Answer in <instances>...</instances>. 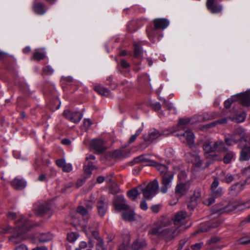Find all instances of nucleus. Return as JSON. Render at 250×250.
<instances>
[{
    "label": "nucleus",
    "instance_id": "56",
    "mask_svg": "<svg viewBox=\"0 0 250 250\" xmlns=\"http://www.w3.org/2000/svg\"><path fill=\"white\" fill-rule=\"evenodd\" d=\"M121 65L124 68H127L130 66L129 63H128L125 60L122 59L121 60Z\"/></svg>",
    "mask_w": 250,
    "mask_h": 250
},
{
    "label": "nucleus",
    "instance_id": "23",
    "mask_svg": "<svg viewBox=\"0 0 250 250\" xmlns=\"http://www.w3.org/2000/svg\"><path fill=\"white\" fill-rule=\"evenodd\" d=\"M163 135L158 130L155 129H152L150 130L147 135L144 136V140L146 142H152Z\"/></svg>",
    "mask_w": 250,
    "mask_h": 250
},
{
    "label": "nucleus",
    "instance_id": "15",
    "mask_svg": "<svg viewBox=\"0 0 250 250\" xmlns=\"http://www.w3.org/2000/svg\"><path fill=\"white\" fill-rule=\"evenodd\" d=\"M206 5L208 9L212 13H218L222 11V5L217 2V0H207Z\"/></svg>",
    "mask_w": 250,
    "mask_h": 250
},
{
    "label": "nucleus",
    "instance_id": "40",
    "mask_svg": "<svg viewBox=\"0 0 250 250\" xmlns=\"http://www.w3.org/2000/svg\"><path fill=\"white\" fill-rule=\"evenodd\" d=\"M235 102H237V97H236L235 95L225 101L224 102V106L226 108H229L232 103Z\"/></svg>",
    "mask_w": 250,
    "mask_h": 250
},
{
    "label": "nucleus",
    "instance_id": "2",
    "mask_svg": "<svg viewBox=\"0 0 250 250\" xmlns=\"http://www.w3.org/2000/svg\"><path fill=\"white\" fill-rule=\"evenodd\" d=\"M171 222L170 220L164 219L162 221V226H163L162 236L167 242H169L184 231V229L181 227H169Z\"/></svg>",
    "mask_w": 250,
    "mask_h": 250
},
{
    "label": "nucleus",
    "instance_id": "7",
    "mask_svg": "<svg viewBox=\"0 0 250 250\" xmlns=\"http://www.w3.org/2000/svg\"><path fill=\"white\" fill-rule=\"evenodd\" d=\"M121 202L116 205V207L119 210H129V211H125L122 214V218L125 221H133L135 220V213L131 209H129V207L125 203V199L123 197H120Z\"/></svg>",
    "mask_w": 250,
    "mask_h": 250
},
{
    "label": "nucleus",
    "instance_id": "47",
    "mask_svg": "<svg viewBox=\"0 0 250 250\" xmlns=\"http://www.w3.org/2000/svg\"><path fill=\"white\" fill-rule=\"evenodd\" d=\"M187 177V174L185 171H181L178 174V178L180 181V182L184 183L186 181Z\"/></svg>",
    "mask_w": 250,
    "mask_h": 250
},
{
    "label": "nucleus",
    "instance_id": "8",
    "mask_svg": "<svg viewBox=\"0 0 250 250\" xmlns=\"http://www.w3.org/2000/svg\"><path fill=\"white\" fill-rule=\"evenodd\" d=\"M184 132H178L175 135L179 137L180 140L185 143L186 141L188 145L192 147L194 146L195 136L192 131L190 129H186Z\"/></svg>",
    "mask_w": 250,
    "mask_h": 250
},
{
    "label": "nucleus",
    "instance_id": "46",
    "mask_svg": "<svg viewBox=\"0 0 250 250\" xmlns=\"http://www.w3.org/2000/svg\"><path fill=\"white\" fill-rule=\"evenodd\" d=\"M142 129H139L136 131V133L134 135H132L130 138H129V140L128 141L129 144H131L133 142L135 141V140L136 139L137 137L139 136V135L142 132Z\"/></svg>",
    "mask_w": 250,
    "mask_h": 250
},
{
    "label": "nucleus",
    "instance_id": "28",
    "mask_svg": "<svg viewBox=\"0 0 250 250\" xmlns=\"http://www.w3.org/2000/svg\"><path fill=\"white\" fill-rule=\"evenodd\" d=\"M11 185L16 189L20 190L26 186V183L22 180L16 178L11 182Z\"/></svg>",
    "mask_w": 250,
    "mask_h": 250
},
{
    "label": "nucleus",
    "instance_id": "52",
    "mask_svg": "<svg viewBox=\"0 0 250 250\" xmlns=\"http://www.w3.org/2000/svg\"><path fill=\"white\" fill-rule=\"evenodd\" d=\"M239 243L240 244H248L250 243V239L247 237H242L239 240Z\"/></svg>",
    "mask_w": 250,
    "mask_h": 250
},
{
    "label": "nucleus",
    "instance_id": "26",
    "mask_svg": "<svg viewBox=\"0 0 250 250\" xmlns=\"http://www.w3.org/2000/svg\"><path fill=\"white\" fill-rule=\"evenodd\" d=\"M218 179L223 182L230 183L234 180L233 176L224 171H221L218 174Z\"/></svg>",
    "mask_w": 250,
    "mask_h": 250
},
{
    "label": "nucleus",
    "instance_id": "60",
    "mask_svg": "<svg viewBox=\"0 0 250 250\" xmlns=\"http://www.w3.org/2000/svg\"><path fill=\"white\" fill-rule=\"evenodd\" d=\"M85 159H86L85 162H87V163L90 162L89 161V160H95V157L93 155L89 154L86 156Z\"/></svg>",
    "mask_w": 250,
    "mask_h": 250
},
{
    "label": "nucleus",
    "instance_id": "33",
    "mask_svg": "<svg viewBox=\"0 0 250 250\" xmlns=\"http://www.w3.org/2000/svg\"><path fill=\"white\" fill-rule=\"evenodd\" d=\"M188 157H190L191 162L195 166L200 167L202 165V162L199 156L189 154Z\"/></svg>",
    "mask_w": 250,
    "mask_h": 250
},
{
    "label": "nucleus",
    "instance_id": "10",
    "mask_svg": "<svg viewBox=\"0 0 250 250\" xmlns=\"http://www.w3.org/2000/svg\"><path fill=\"white\" fill-rule=\"evenodd\" d=\"M187 216V213L185 211H180L176 213L172 219L174 222V226L175 227L182 226L181 228H184L185 231L187 228L185 224Z\"/></svg>",
    "mask_w": 250,
    "mask_h": 250
},
{
    "label": "nucleus",
    "instance_id": "37",
    "mask_svg": "<svg viewBox=\"0 0 250 250\" xmlns=\"http://www.w3.org/2000/svg\"><path fill=\"white\" fill-rule=\"evenodd\" d=\"M134 57L136 58L141 57L142 55V48L141 46L136 43L134 44Z\"/></svg>",
    "mask_w": 250,
    "mask_h": 250
},
{
    "label": "nucleus",
    "instance_id": "38",
    "mask_svg": "<svg viewBox=\"0 0 250 250\" xmlns=\"http://www.w3.org/2000/svg\"><path fill=\"white\" fill-rule=\"evenodd\" d=\"M83 168L85 173L90 174L91 171L94 169V166L91 162H85Z\"/></svg>",
    "mask_w": 250,
    "mask_h": 250
},
{
    "label": "nucleus",
    "instance_id": "27",
    "mask_svg": "<svg viewBox=\"0 0 250 250\" xmlns=\"http://www.w3.org/2000/svg\"><path fill=\"white\" fill-rule=\"evenodd\" d=\"M149 165L154 166L162 176L167 173L170 172V171L168 170V167L166 165L157 163L155 161H150Z\"/></svg>",
    "mask_w": 250,
    "mask_h": 250
},
{
    "label": "nucleus",
    "instance_id": "57",
    "mask_svg": "<svg viewBox=\"0 0 250 250\" xmlns=\"http://www.w3.org/2000/svg\"><path fill=\"white\" fill-rule=\"evenodd\" d=\"M163 104H164L165 106L168 109H170L172 107V105L171 103H168L167 102L166 100H163Z\"/></svg>",
    "mask_w": 250,
    "mask_h": 250
},
{
    "label": "nucleus",
    "instance_id": "42",
    "mask_svg": "<svg viewBox=\"0 0 250 250\" xmlns=\"http://www.w3.org/2000/svg\"><path fill=\"white\" fill-rule=\"evenodd\" d=\"M52 238L51 235L49 234H42L40 236L39 240L40 242L44 243L49 241Z\"/></svg>",
    "mask_w": 250,
    "mask_h": 250
},
{
    "label": "nucleus",
    "instance_id": "49",
    "mask_svg": "<svg viewBox=\"0 0 250 250\" xmlns=\"http://www.w3.org/2000/svg\"><path fill=\"white\" fill-rule=\"evenodd\" d=\"M203 246V243H198L191 246V248L192 250H199L201 249L202 247Z\"/></svg>",
    "mask_w": 250,
    "mask_h": 250
},
{
    "label": "nucleus",
    "instance_id": "44",
    "mask_svg": "<svg viewBox=\"0 0 250 250\" xmlns=\"http://www.w3.org/2000/svg\"><path fill=\"white\" fill-rule=\"evenodd\" d=\"M98 241V243L96 244V250H106L104 246V242L102 239L99 237L95 238Z\"/></svg>",
    "mask_w": 250,
    "mask_h": 250
},
{
    "label": "nucleus",
    "instance_id": "45",
    "mask_svg": "<svg viewBox=\"0 0 250 250\" xmlns=\"http://www.w3.org/2000/svg\"><path fill=\"white\" fill-rule=\"evenodd\" d=\"M89 211L87 208L82 206L78 207L77 208V212L83 216L87 214Z\"/></svg>",
    "mask_w": 250,
    "mask_h": 250
},
{
    "label": "nucleus",
    "instance_id": "30",
    "mask_svg": "<svg viewBox=\"0 0 250 250\" xmlns=\"http://www.w3.org/2000/svg\"><path fill=\"white\" fill-rule=\"evenodd\" d=\"M243 188V186L242 184L237 183L233 185L229 190V194L232 196L236 195L240 192Z\"/></svg>",
    "mask_w": 250,
    "mask_h": 250
},
{
    "label": "nucleus",
    "instance_id": "58",
    "mask_svg": "<svg viewBox=\"0 0 250 250\" xmlns=\"http://www.w3.org/2000/svg\"><path fill=\"white\" fill-rule=\"evenodd\" d=\"M151 210L154 213H157L159 212L160 208L158 205H154L151 207Z\"/></svg>",
    "mask_w": 250,
    "mask_h": 250
},
{
    "label": "nucleus",
    "instance_id": "6",
    "mask_svg": "<svg viewBox=\"0 0 250 250\" xmlns=\"http://www.w3.org/2000/svg\"><path fill=\"white\" fill-rule=\"evenodd\" d=\"M218 186L219 182L215 179L210 186L211 194L208 200L205 202V204L208 206L211 205L215 202L216 198L220 197L223 195V189L220 187L218 188Z\"/></svg>",
    "mask_w": 250,
    "mask_h": 250
},
{
    "label": "nucleus",
    "instance_id": "48",
    "mask_svg": "<svg viewBox=\"0 0 250 250\" xmlns=\"http://www.w3.org/2000/svg\"><path fill=\"white\" fill-rule=\"evenodd\" d=\"M42 71L46 75H51L54 72L53 68L50 65H47L43 67Z\"/></svg>",
    "mask_w": 250,
    "mask_h": 250
},
{
    "label": "nucleus",
    "instance_id": "43",
    "mask_svg": "<svg viewBox=\"0 0 250 250\" xmlns=\"http://www.w3.org/2000/svg\"><path fill=\"white\" fill-rule=\"evenodd\" d=\"M234 156V154L232 152L230 151L226 154L223 158V161L226 164H228L230 162L231 160Z\"/></svg>",
    "mask_w": 250,
    "mask_h": 250
},
{
    "label": "nucleus",
    "instance_id": "36",
    "mask_svg": "<svg viewBox=\"0 0 250 250\" xmlns=\"http://www.w3.org/2000/svg\"><path fill=\"white\" fill-rule=\"evenodd\" d=\"M246 117V114L245 113H242L241 114H239L236 115L235 117L233 118H229L231 121H234L237 123H241L244 121Z\"/></svg>",
    "mask_w": 250,
    "mask_h": 250
},
{
    "label": "nucleus",
    "instance_id": "39",
    "mask_svg": "<svg viewBox=\"0 0 250 250\" xmlns=\"http://www.w3.org/2000/svg\"><path fill=\"white\" fill-rule=\"evenodd\" d=\"M239 138H233L230 137L229 136L228 137H225V143L228 146H232L234 144H236L239 141Z\"/></svg>",
    "mask_w": 250,
    "mask_h": 250
},
{
    "label": "nucleus",
    "instance_id": "35",
    "mask_svg": "<svg viewBox=\"0 0 250 250\" xmlns=\"http://www.w3.org/2000/svg\"><path fill=\"white\" fill-rule=\"evenodd\" d=\"M45 57L44 53L39 51V50H36L33 54V56L31 60H35L38 61H40L44 59Z\"/></svg>",
    "mask_w": 250,
    "mask_h": 250
},
{
    "label": "nucleus",
    "instance_id": "12",
    "mask_svg": "<svg viewBox=\"0 0 250 250\" xmlns=\"http://www.w3.org/2000/svg\"><path fill=\"white\" fill-rule=\"evenodd\" d=\"M33 11L37 15H42L47 11V6L42 2L33 1L32 6Z\"/></svg>",
    "mask_w": 250,
    "mask_h": 250
},
{
    "label": "nucleus",
    "instance_id": "22",
    "mask_svg": "<svg viewBox=\"0 0 250 250\" xmlns=\"http://www.w3.org/2000/svg\"><path fill=\"white\" fill-rule=\"evenodd\" d=\"M235 208V206H233L231 203L225 202V204L220 205L218 208L215 210V212L218 213H228L232 211Z\"/></svg>",
    "mask_w": 250,
    "mask_h": 250
},
{
    "label": "nucleus",
    "instance_id": "19",
    "mask_svg": "<svg viewBox=\"0 0 250 250\" xmlns=\"http://www.w3.org/2000/svg\"><path fill=\"white\" fill-rule=\"evenodd\" d=\"M50 204L45 202L41 204L36 208H35V209L38 214L43 215L49 213V216L52 214L51 213H50Z\"/></svg>",
    "mask_w": 250,
    "mask_h": 250
},
{
    "label": "nucleus",
    "instance_id": "14",
    "mask_svg": "<svg viewBox=\"0 0 250 250\" xmlns=\"http://www.w3.org/2000/svg\"><path fill=\"white\" fill-rule=\"evenodd\" d=\"M91 147L95 150L97 153H102L106 149L105 143L102 139H93L90 143Z\"/></svg>",
    "mask_w": 250,
    "mask_h": 250
},
{
    "label": "nucleus",
    "instance_id": "18",
    "mask_svg": "<svg viewBox=\"0 0 250 250\" xmlns=\"http://www.w3.org/2000/svg\"><path fill=\"white\" fill-rule=\"evenodd\" d=\"M189 188V185L187 183L180 182L175 187V194L176 195L181 197L187 193Z\"/></svg>",
    "mask_w": 250,
    "mask_h": 250
},
{
    "label": "nucleus",
    "instance_id": "50",
    "mask_svg": "<svg viewBox=\"0 0 250 250\" xmlns=\"http://www.w3.org/2000/svg\"><path fill=\"white\" fill-rule=\"evenodd\" d=\"M92 125V122L89 119H84L83 122V126L85 129H88Z\"/></svg>",
    "mask_w": 250,
    "mask_h": 250
},
{
    "label": "nucleus",
    "instance_id": "31",
    "mask_svg": "<svg viewBox=\"0 0 250 250\" xmlns=\"http://www.w3.org/2000/svg\"><path fill=\"white\" fill-rule=\"evenodd\" d=\"M163 226H162V222L160 225L156 228H153L148 231V234L156 236H162Z\"/></svg>",
    "mask_w": 250,
    "mask_h": 250
},
{
    "label": "nucleus",
    "instance_id": "53",
    "mask_svg": "<svg viewBox=\"0 0 250 250\" xmlns=\"http://www.w3.org/2000/svg\"><path fill=\"white\" fill-rule=\"evenodd\" d=\"M84 204L86 207L85 208L90 211L92 208L94 203L91 201H87Z\"/></svg>",
    "mask_w": 250,
    "mask_h": 250
},
{
    "label": "nucleus",
    "instance_id": "13",
    "mask_svg": "<svg viewBox=\"0 0 250 250\" xmlns=\"http://www.w3.org/2000/svg\"><path fill=\"white\" fill-rule=\"evenodd\" d=\"M63 115L68 120L75 123L79 122L83 117V115L80 112H74L68 110L64 111Z\"/></svg>",
    "mask_w": 250,
    "mask_h": 250
},
{
    "label": "nucleus",
    "instance_id": "34",
    "mask_svg": "<svg viewBox=\"0 0 250 250\" xmlns=\"http://www.w3.org/2000/svg\"><path fill=\"white\" fill-rule=\"evenodd\" d=\"M139 188L138 187L131 190H130L127 192L128 196L132 200H135L137 196L139 195Z\"/></svg>",
    "mask_w": 250,
    "mask_h": 250
},
{
    "label": "nucleus",
    "instance_id": "16",
    "mask_svg": "<svg viewBox=\"0 0 250 250\" xmlns=\"http://www.w3.org/2000/svg\"><path fill=\"white\" fill-rule=\"evenodd\" d=\"M97 208L99 215L101 217L104 216L107 209V202L104 197H101L97 203Z\"/></svg>",
    "mask_w": 250,
    "mask_h": 250
},
{
    "label": "nucleus",
    "instance_id": "41",
    "mask_svg": "<svg viewBox=\"0 0 250 250\" xmlns=\"http://www.w3.org/2000/svg\"><path fill=\"white\" fill-rule=\"evenodd\" d=\"M78 233L71 232L68 233L67 239L70 242H73L78 238Z\"/></svg>",
    "mask_w": 250,
    "mask_h": 250
},
{
    "label": "nucleus",
    "instance_id": "5",
    "mask_svg": "<svg viewBox=\"0 0 250 250\" xmlns=\"http://www.w3.org/2000/svg\"><path fill=\"white\" fill-rule=\"evenodd\" d=\"M30 229V227L28 220L24 217H21V219L17 222V227L15 228V231L17 233L16 236H13L10 238V240L14 243L17 242L16 239L20 238L22 239L21 235L26 233Z\"/></svg>",
    "mask_w": 250,
    "mask_h": 250
},
{
    "label": "nucleus",
    "instance_id": "21",
    "mask_svg": "<svg viewBox=\"0 0 250 250\" xmlns=\"http://www.w3.org/2000/svg\"><path fill=\"white\" fill-rule=\"evenodd\" d=\"M245 135V130L242 128H238L236 129L234 132L229 135V136L233 138H239V146L241 145V142L244 141L245 142L246 137H244Z\"/></svg>",
    "mask_w": 250,
    "mask_h": 250
},
{
    "label": "nucleus",
    "instance_id": "61",
    "mask_svg": "<svg viewBox=\"0 0 250 250\" xmlns=\"http://www.w3.org/2000/svg\"><path fill=\"white\" fill-rule=\"evenodd\" d=\"M153 107L156 111L160 110L161 108V104L159 103H156L154 104Z\"/></svg>",
    "mask_w": 250,
    "mask_h": 250
},
{
    "label": "nucleus",
    "instance_id": "59",
    "mask_svg": "<svg viewBox=\"0 0 250 250\" xmlns=\"http://www.w3.org/2000/svg\"><path fill=\"white\" fill-rule=\"evenodd\" d=\"M15 250H28V249L25 245L23 244H21L19 246L17 247L15 249Z\"/></svg>",
    "mask_w": 250,
    "mask_h": 250
},
{
    "label": "nucleus",
    "instance_id": "62",
    "mask_svg": "<svg viewBox=\"0 0 250 250\" xmlns=\"http://www.w3.org/2000/svg\"><path fill=\"white\" fill-rule=\"evenodd\" d=\"M113 78L112 76L108 77L106 79V83L107 85H111L112 83Z\"/></svg>",
    "mask_w": 250,
    "mask_h": 250
},
{
    "label": "nucleus",
    "instance_id": "54",
    "mask_svg": "<svg viewBox=\"0 0 250 250\" xmlns=\"http://www.w3.org/2000/svg\"><path fill=\"white\" fill-rule=\"evenodd\" d=\"M87 246V244L85 242L82 241L80 243L79 247L76 249H78L79 250H84L85 248H86Z\"/></svg>",
    "mask_w": 250,
    "mask_h": 250
},
{
    "label": "nucleus",
    "instance_id": "3",
    "mask_svg": "<svg viewBox=\"0 0 250 250\" xmlns=\"http://www.w3.org/2000/svg\"><path fill=\"white\" fill-rule=\"evenodd\" d=\"M159 188V183L155 179L147 185L145 183L138 187L139 189L142 192L143 196L147 200L152 198L157 193Z\"/></svg>",
    "mask_w": 250,
    "mask_h": 250
},
{
    "label": "nucleus",
    "instance_id": "51",
    "mask_svg": "<svg viewBox=\"0 0 250 250\" xmlns=\"http://www.w3.org/2000/svg\"><path fill=\"white\" fill-rule=\"evenodd\" d=\"M11 228L9 226L2 227L0 228V233L5 234L8 233L10 230Z\"/></svg>",
    "mask_w": 250,
    "mask_h": 250
},
{
    "label": "nucleus",
    "instance_id": "4",
    "mask_svg": "<svg viewBox=\"0 0 250 250\" xmlns=\"http://www.w3.org/2000/svg\"><path fill=\"white\" fill-rule=\"evenodd\" d=\"M154 28H149L146 30L147 36L150 40H153L157 29L164 30L169 24L168 20L163 18L154 19L153 21Z\"/></svg>",
    "mask_w": 250,
    "mask_h": 250
},
{
    "label": "nucleus",
    "instance_id": "24",
    "mask_svg": "<svg viewBox=\"0 0 250 250\" xmlns=\"http://www.w3.org/2000/svg\"><path fill=\"white\" fill-rule=\"evenodd\" d=\"M147 246L146 240L143 238H138L135 240L132 244L133 250H142Z\"/></svg>",
    "mask_w": 250,
    "mask_h": 250
},
{
    "label": "nucleus",
    "instance_id": "20",
    "mask_svg": "<svg viewBox=\"0 0 250 250\" xmlns=\"http://www.w3.org/2000/svg\"><path fill=\"white\" fill-rule=\"evenodd\" d=\"M97 227V224L91 221L84 227L83 229L87 235L91 234L95 238H97L99 236L98 232L96 230Z\"/></svg>",
    "mask_w": 250,
    "mask_h": 250
},
{
    "label": "nucleus",
    "instance_id": "55",
    "mask_svg": "<svg viewBox=\"0 0 250 250\" xmlns=\"http://www.w3.org/2000/svg\"><path fill=\"white\" fill-rule=\"evenodd\" d=\"M140 206L141 208L144 210H146L147 209V205L145 200H143L141 202Z\"/></svg>",
    "mask_w": 250,
    "mask_h": 250
},
{
    "label": "nucleus",
    "instance_id": "63",
    "mask_svg": "<svg viewBox=\"0 0 250 250\" xmlns=\"http://www.w3.org/2000/svg\"><path fill=\"white\" fill-rule=\"evenodd\" d=\"M62 143L63 145H69L70 144V143H71V142H70V141L69 140L65 139H63L62 141Z\"/></svg>",
    "mask_w": 250,
    "mask_h": 250
},
{
    "label": "nucleus",
    "instance_id": "9",
    "mask_svg": "<svg viewBox=\"0 0 250 250\" xmlns=\"http://www.w3.org/2000/svg\"><path fill=\"white\" fill-rule=\"evenodd\" d=\"M245 141H242L239 146L242 149L239 157L240 161H248L250 159V135L246 137Z\"/></svg>",
    "mask_w": 250,
    "mask_h": 250
},
{
    "label": "nucleus",
    "instance_id": "32",
    "mask_svg": "<svg viewBox=\"0 0 250 250\" xmlns=\"http://www.w3.org/2000/svg\"><path fill=\"white\" fill-rule=\"evenodd\" d=\"M94 89L97 92L101 95L108 96L110 95L109 90L100 85H96L94 87Z\"/></svg>",
    "mask_w": 250,
    "mask_h": 250
},
{
    "label": "nucleus",
    "instance_id": "17",
    "mask_svg": "<svg viewBox=\"0 0 250 250\" xmlns=\"http://www.w3.org/2000/svg\"><path fill=\"white\" fill-rule=\"evenodd\" d=\"M237 101L245 106H250V92H245L235 95Z\"/></svg>",
    "mask_w": 250,
    "mask_h": 250
},
{
    "label": "nucleus",
    "instance_id": "11",
    "mask_svg": "<svg viewBox=\"0 0 250 250\" xmlns=\"http://www.w3.org/2000/svg\"><path fill=\"white\" fill-rule=\"evenodd\" d=\"M173 179V174L170 172L167 173L162 176V186L161 187L160 191L163 193H166L167 189L170 186V183H171Z\"/></svg>",
    "mask_w": 250,
    "mask_h": 250
},
{
    "label": "nucleus",
    "instance_id": "25",
    "mask_svg": "<svg viewBox=\"0 0 250 250\" xmlns=\"http://www.w3.org/2000/svg\"><path fill=\"white\" fill-rule=\"evenodd\" d=\"M56 165L62 169V170L66 172H69L72 169V166L71 164H67L63 159H58L56 161Z\"/></svg>",
    "mask_w": 250,
    "mask_h": 250
},
{
    "label": "nucleus",
    "instance_id": "64",
    "mask_svg": "<svg viewBox=\"0 0 250 250\" xmlns=\"http://www.w3.org/2000/svg\"><path fill=\"white\" fill-rule=\"evenodd\" d=\"M32 250H48V249L44 246L37 247L34 249H32Z\"/></svg>",
    "mask_w": 250,
    "mask_h": 250
},
{
    "label": "nucleus",
    "instance_id": "29",
    "mask_svg": "<svg viewBox=\"0 0 250 250\" xmlns=\"http://www.w3.org/2000/svg\"><path fill=\"white\" fill-rule=\"evenodd\" d=\"M189 123V120L188 118L180 119L176 127V129L175 132H180L181 131L187 129L186 126Z\"/></svg>",
    "mask_w": 250,
    "mask_h": 250
},
{
    "label": "nucleus",
    "instance_id": "1",
    "mask_svg": "<svg viewBox=\"0 0 250 250\" xmlns=\"http://www.w3.org/2000/svg\"><path fill=\"white\" fill-rule=\"evenodd\" d=\"M202 141L205 156L208 159L215 160L218 156L217 152H225L228 149L221 140L213 142L211 139L205 138Z\"/></svg>",
    "mask_w": 250,
    "mask_h": 250
}]
</instances>
